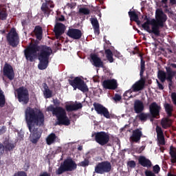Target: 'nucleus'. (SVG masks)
<instances>
[{
	"mask_svg": "<svg viewBox=\"0 0 176 176\" xmlns=\"http://www.w3.org/2000/svg\"><path fill=\"white\" fill-rule=\"evenodd\" d=\"M25 121L30 131V140L36 144L42 135V131L35 129V126H42L45 122V116L39 109L27 107L25 111Z\"/></svg>",
	"mask_w": 176,
	"mask_h": 176,
	"instance_id": "nucleus-1",
	"label": "nucleus"
},
{
	"mask_svg": "<svg viewBox=\"0 0 176 176\" xmlns=\"http://www.w3.org/2000/svg\"><path fill=\"white\" fill-rule=\"evenodd\" d=\"M52 53V49L46 46L32 45L28 47L25 50V56L27 60L32 61L36 58V54H38L39 69H46L49 64V56Z\"/></svg>",
	"mask_w": 176,
	"mask_h": 176,
	"instance_id": "nucleus-2",
	"label": "nucleus"
},
{
	"mask_svg": "<svg viewBox=\"0 0 176 176\" xmlns=\"http://www.w3.org/2000/svg\"><path fill=\"white\" fill-rule=\"evenodd\" d=\"M47 111L49 112H52V114L56 116L59 124L69 126L70 124L69 119L68 117H67L65 109H63L62 107L54 108L52 105H50L47 108Z\"/></svg>",
	"mask_w": 176,
	"mask_h": 176,
	"instance_id": "nucleus-3",
	"label": "nucleus"
},
{
	"mask_svg": "<svg viewBox=\"0 0 176 176\" xmlns=\"http://www.w3.org/2000/svg\"><path fill=\"white\" fill-rule=\"evenodd\" d=\"M76 163L74 162L72 159H67L61 164L60 166L56 170V174L60 175V174H63L65 171H74V170H76Z\"/></svg>",
	"mask_w": 176,
	"mask_h": 176,
	"instance_id": "nucleus-4",
	"label": "nucleus"
},
{
	"mask_svg": "<svg viewBox=\"0 0 176 176\" xmlns=\"http://www.w3.org/2000/svg\"><path fill=\"white\" fill-rule=\"evenodd\" d=\"M69 82L71 86L74 87V90H76V89H78V90L83 91V93L89 91V88L87 87V85H86V83H85V81H83V80H82L79 77H76L74 80H69Z\"/></svg>",
	"mask_w": 176,
	"mask_h": 176,
	"instance_id": "nucleus-5",
	"label": "nucleus"
},
{
	"mask_svg": "<svg viewBox=\"0 0 176 176\" xmlns=\"http://www.w3.org/2000/svg\"><path fill=\"white\" fill-rule=\"evenodd\" d=\"M167 21V15L164 14L163 10L157 9L155 12V25H157L158 31L164 27V22Z\"/></svg>",
	"mask_w": 176,
	"mask_h": 176,
	"instance_id": "nucleus-6",
	"label": "nucleus"
},
{
	"mask_svg": "<svg viewBox=\"0 0 176 176\" xmlns=\"http://www.w3.org/2000/svg\"><path fill=\"white\" fill-rule=\"evenodd\" d=\"M160 109H162V107L157 105V103H156V102H152L149 105V112L151 118H148V119H150L151 122H153V119H156L157 116H160Z\"/></svg>",
	"mask_w": 176,
	"mask_h": 176,
	"instance_id": "nucleus-7",
	"label": "nucleus"
},
{
	"mask_svg": "<svg viewBox=\"0 0 176 176\" xmlns=\"http://www.w3.org/2000/svg\"><path fill=\"white\" fill-rule=\"evenodd\" d=\"M16 93L18 94L19 102H22V104H27L28 102L30 100L28 98V90L25 87H20L16 89Z\"/></svg>",
	"mask_w": 176,
	"mask_h": 176,
	"instance_id": "nucleus-8",
	"label": "nucleus"
},
{
	"mask_svg": "<svg viewBox=\"0 0 176 176\" xmlns=\"http://www.w3.org/2000/svg\"><path fill=\"white\" fill-rule=\"evenodd\" d=\"M7 39L11 45V46L15 47L19 45V34H17V32H16V29L12 28L11 29L10 32H9Z\"/></svg>",
	"mask_w": 176,
	"mask_h": 176,
	"instance_id": "nucleus-9",
	"label": "nucleus"
},
{
	"mask_svg": "<svg viewBox=\"0 0 176 176\" xmlns=\"http://www.w3.org/2000/svg\"><path fill=\"white\" fill-rule=\"evenodd\" d=\"M95 140L100 145H105L109 142V135L105 132H98L95 134Z\"/></svg>",
	"mask_w": 176,
	"mask_h": 176,
	"instance_id": "nucleus-10",
	"label": "nucleus"
},
{
	"mask_svg": "<svg viewBox=\"0 0 176 176\" xmlns=\"http://www.w3.org/2000/svg\"><path fill=\"white\" fill-rule=\"evenodd\" d=\"M133 54H137L138 57H140V78L144 77V73L145 72V60H144V58L142 57V54L138 50V47H135L133 48Z\"/></svg>",
	"mask_w": 176,
	"mask_h": 176,
	"instance_id": "nucleus-11",
	"label": "nucleus"
},
{
	"mask_svg": "<svg viewBox=\"0 0 176 176\" xmlns=\"http://www.w3.org/2000/svg\"><path fill=\"white\" fill-rule=\"evenodd\" d=\"M144 20H146L145 22L148 25H151V32L155 35V36H160V30H158L157 25H156L155 19H149L148 16H145Z\"/></svg>",
	"mask_w": 176,
	"mask_h": 176,
	"instance_id": "nucleus-12",
	"label": "nucleus"
},
{
	"mask_svg": "<svg viewBox=\"0 0 176 176\" xmlns=\"http://www.w3.org/2000/svg\"><path fill=\"white\" fill-rule=\"evenodd\" d=\"M94 107L95 109V111H96L97 113L99 115H103L104 118H107V119H109L111 118V116L109 115V111H108V109L105 108L104 106H102L100 104L95 103L94 104Z\"/></svg>",
	"mask_w": 176,
	"mask_h": 176,
	"instance_id": "nucleus-13",
	"label": "nucleus"
},
{
	"mask_svg": "<svg viewBox=\"0 0 176 176\" xmlns=\"http://www.w3.org/2000/svg\"><path fill=\"white\" fill-rule=\"evenodd\" d=\"M102 86L104 89L115 90V89L118 88V81L115 79L106 80L102 82Z\"/></svg>",
	"mask_w": 176,
	"mask_h": 176,
	"instance_id": "nucleus-14",
	"label": "nucleus"
},
{
	"mask_svg": "<svg viewBox=\"0 0 176 176\" xmlns=\"http://www.w3.org/2000/svg\"><path fill=\"white\" fill-rule=\"evenodd\" d=\"M3 75L7 76L10 80L14 78V72H13V67L9 64H6L3 67Z\"/></svg>",
	"mask_w": 176,
	"mask_h": 176,
	"instance_id": "nucleus-15",
	"label": "nucleus"
},
{
	"mask_svg": "<svg viewBox=\"0 0 176 176\" xmlns=\"http://www.w3.org/2000/svg\"><path fill=\"white\" fill-rule=\"evenodd\" d=\"M155 130L157 133L158 144H160V145H166L164 134L163 133V130L162 129V127L157 126Z\"/></svg>",
	"mask_w": 176,
	"mask_h": 176,
	"instance_id": "nucleus-16",
	"label": "nucleus"
},
{
	"mask_svg": "<svg viewBox=\"0 0 176 176\" xmlns=\"http://www.w3.org/2000/svg\"><path fill=\"white\" fill-rule=\"evenodd\" d=\"M67 35L73 39H80L82 38V32L78 29H69Z\"/></svg>",
	"mask_w": 176,
	"mask_h": 176,
	"instance_id": "nucleus-17",
	"label": "nucleus"
},
{
	"mask_svg": "<svg viewBox=\"0 0 176 176\" xmlns=\"http://www.w3.org/2000/svg\"><path fill=\"white\" fill-rule=\"evenodd\" d=\"M145 86V78L140 77L138 82L133 85V91H140Z\"/></svg>",
	"mask_w": 176,
	"mask_h": 176,
	"instance_id": "nucleus-18",
	"label": "nucleus"
},
{
	"mask_svg": "<svg viewBox=\"0 0 176 176\" xmlns=\"http://www.w3.org/2000/svg\"><path fill=\"white\" fill-rule=\"evenodd\" d=\"M50 8H54V4H53L52 1H47L43 3L41 10L43 12V13L47 14V16H49L50 14Z\"/></svg>",
	"mask_w": 176,
	"mask_h": 176,
	"instance_id": "nucleus-19",
	"label": "nucleus"
},
{
	"mask_svg": "<svg viewBox=\"0 0 176 176\" xmlns=\"http://www.w3.org/2000/svg\"><path fill=\"white\" fill-rule=\"evenodd\" d=\"M138 162L142 167H146V168H151L152 167V162L144 156L139 157Z\"/></svg>",
	"mask_w": 176,
	"mask_h": 176,
	"instance_id": "nucleus-20",
	"label": "nucleus"
},
{
	"mask_svg": "<svg viewBox=\"0 0 176 176\" xmlns=\"http://www.w3.org/2000/svg\"><path fill=\"white\" fill-rule=\"evenodd\" d=\"M91 58L93 61V65L98 68H102L104 67V63L101 60V58L96 54H91Z\"/></svg>",
	"mask_w": 176,
	"mask_h": 176,
	"instance_id": "nucleus-21",
	"label": "nucleus"
},
{
	"mask_svg": "<svg viewBox=\"0 0 176 176\" xmlns=\"http://www.w3.org/2000/svg\"><path fill=\"white\" fill-rule=\"evenodd\" d=\"M65 31V25L63 23H56L54 28L55 35L57 38L64 34Z\"/></svg>",
	"mask_w": 176,
	"mask_h": 176,
	"instance_id": "nucleus-22",
	"label": "nucleus"
},
{
	"mask_svg": "<svg viewBox=\"0 0 176 176\" xmlns=\"http://www.w3.org/2000/svg\"><path fill=\"white\" fill-rule=\"evenodd\" d=\"M144 103L140 100H135L134 103V111L135 113H141L144 111Z\"/></svg>",
	"mask_w": 176,
	"mask_h": 176,
	"instance_id": "nucleus-23",
	"label": "nucleus"
},
{
	"mask_svg": "<svg viewBox=\"0 0 176 176\" xmlns=\"http://www.w3.org/2000/svg\"><path fill=\"white\" fill-rule=\"evenodd\" d=\"M142 137V131L140 129L133 131V142L139 143Z\"/></svg>",
	"mask_w": 176,
	"mask_h": 176,
	"instance_id": "nucleus-24",
	"label": "nucleus"
},
{
	"mask_svg": "<svg viewBox=\"0 0 176 176\" xmlns=\"http://www.w3.org/2000/svg\"><path fill=\"white\" fill-rule=\"evenodd\" d=\"M164 108L168 118L173 116V112H174V106L171 104L165 102L164 104Z\"/></svg>",
	"mask_w": 176,
	"mask_h": 176,
	"instance_id": "nucleus-25",
	"label": "nucleus"
},
{
	"mask_svg": "<svg viewBox=\"0 0 176 176\" xmlns=\"http://www.w3.org/2000/svg\"><path fill=\"white\" fill-rule=\"evenodd\" d=\"M171 120L168 118H164L161 120V125L163 129H168V127H171Z\"/></svg>",
	"mask_w": 176,
	"mask_h": 176,
	"instance_id": "nucleus-26",
	"label": "nucleus"
},
{
	"mask_svg": "<svg viewBox=\"0 0 176 176\" xmlns=\"http://www.w3.org/2000/svg\"><path fill=\"white\" fill-rule=\"evenodd\" d=\"M65 108H66V110L68 111H76V110L80 109V108H82V104L77 103V104H67L65 106Z\"/></svg>",
	"mask_w": 176,
	"mask_h": 176,
	"instance_id": "nucleus-27",
	"label": "nucleus"
},
{
	"mask_svg": "<svg viewBox=\"0 0 176 176\" xmlns=\"http://www.w3.org/2000/svg\"><path fill=\"white\" fill-rule=\"evenodd\" d=\"M169 155L171 157L170 158L171 163L173 164L176 163V148L175 147L170 146Z\"/></svg>",
	"mask_w": 176,
	"mask_h": 176,
	"instance_id": "nucleus-28",
	"label": "nucleus"
},
{
	"mask_svg": "<svg viewBox=\"0 0 176 176\" xmlns=\"http://www.w3.org/2000/svg\"><path fill=\"white\" fill-rule=\"evenodd\" d=\"M91 23L94 27L95 34L98 35V34H100V25H98V21L97 19L93 18L91 19Z\"/></svg>",
	"mask_w": 176,
	"mask_h": 176,
	"instance_id": "nucleus-29",
	"label": "nucleus"
},
{
	"mask_svg": "<svg viewBox=\"0 0 176 176\" xmlns=\"http://www.w3.org/2000/svg\"><path fill=\"white\" fill-rule=\"evenodd\" d=\"M166 80H170L175 76L176 72L173 71L171 67H166Z\"/></svg>",
	"mask_w": 176,
	"mask_h": 176,
	"instance_id": "nucleus-30",
	"label": "nucleus"
},
{
	"mask_svg": "<svg viewBox=\"0 0 176 176\" xmlns=\"http://www.w3.org/2000/svg\"><path fill=\"white\" fill-rule=\"evenodd\" d=\"M157 78L162 83H164L167 80V74L163 70H159L157 73Z\"/></svg>",
	"mask_w": 176,
	"mask_h": 176,
	"instance_id": "nucleus-31",
	"label": "nucleus"
},
{
	"mask_svg": "<svg viewBox=\"0 0 176 176\" xmlns=\"http://www.w3.org/2000/svg\"><path fill=\"white\" fill-rule=\"evenodd\" d=\"M140 114L137 116V118L141 120V122H146L148 118H151V113H139Z\"/></svg>",
	"mask_w": 176,
	"mask_h": 176,
	"instance_id": "nucleus-32",
	"label": "nucleus"
},
{
	"mask_svg": "<svg viewBox=\"0 0 176 176\" xmlns=\"http://www.w3.org/2000/svg\"><path fill=\"white\" fill-rule=\"evenodd\" d=\"M43 94H44V97H45V98H50V97H52V91H50V89H49V87H47V85L46 84H43Z\"/></svg>",
	"mask_w": 176,
	"mask_h": 176,
	"instance_id": "nucleus-33",
	"label": "nucleus"
},
{
	"mask_svg": "<svg viewBox=\"0 0 176 176\" xmlns=\"http://www.w3.org/2000/svg\"><path fill=\"white\" fill-rule=\"evenodd\" d=\"M47 145H52L56 141V134L51 133L46 139Z\"/></svg>",
	"mask_w": 176,
	"mask_h": 176,
	"instance_id": "nucleus-34",
	"label": "nucleus"
},
{
	"mask_svg": "<svg viewBox=\"0 0 176 176\" xmlns=\"http://www.w3.org/2000/svg\"><path fill=\"white\" fill-rule=\"evenodd\" d=\"M34 33L37 39L41 41V39H42V28L39 26L36 27L34 29Z\"/></svg>",
	"mask_w": 176,
	"mask_h": 176,
	"instance_id": "nucleus-35",
	"label": "nucleus"
},
{
	"mask_svg": "<svg viewBox=\"0 0 176 176\" xmlns=\"http://www.w3.org/2000/svg\"><path fill=\"white\" fill-rule=\"evenodd\" d=\"M102 166L103 167V171L104 173H109V171H111V163L108 162H102Z\"/></svg>",
	"mask_w": 176,
	"mask_h": 176,
	"instance_id": "nucleus-36",
	"label": "nucleus"
},
{
	"mask_svg": "<svg viewBox=\"0 0 176 176\" xmlns=\"http://www.w3.org/2000/svg\"><path fill=\"white\" fill-rule=\"evenodd\" d=\"M105 54L109 63H113V54H112V52L110 51V50H106Z\"/></svg>",
	"mask_w": 176,
	"mask_h": 176,
	"instance_id": "nucleus-37",
	"label": "nucleus"
},
{
	"mask_svg": "<svg viewBox=\"0 0 176 176\" xmlns=\"http://www.w3.org/2000/svg\"><path fill=\"white\" fill-rule=\"evenodd\" d=\"M95 173H97V174H104V168L102 167V164L99 163L96 167H95Z\"/></svg>",
	"mask_w": 176,
	"mask_h": 176,
	"instance_id": "nucleus-38",
	"label": "nucleus"
},
{
	"mask_svg": "<svg viewBox=\"0 0 176 176\" xmlns=\"http://www.w3.org/2000/svg\"><path fill=\"white\" fill-rule=\"evenodd\" d=\"M133 21H135L138 25H141V21H140L135 10H133Z\"/></svg>",
	"mask_w": 176,
	"mask_h": 176,
	"instance_id": "nucleus-39",
	"label": "nucleus"
},
{
	"mask_svg": "<svg viewBox=\"0 0 176 176\" xmlns=\"http://www.w3.org/2000/svg\"><path fill=\"white\" fill-rule=\"evenodd\" d=\"M133 97V90L129 89L124 94V100H130Z\"/></svg>",
	"mask_w": 176,
	"mask_h": 176,
	"instance_id": "nucleus-40",
	"label": "nucleus"
},
{
	"mask_svg": "<svg viewBox=\"0 0 176 176\" xmlns=\"http://www.w3.org/2000/svg\"><path fill=\"white\" fill-rule=\"evenodd\" d=\"M5 105V95L3 91L0 89V107L2 108Z\"/></svg>",
	"mask_w": 176,
	"mask_h": 176,
	"instance_id": "nucleus-41",
	"label": "nucleus"
},
{
	"mask_svg": "<svg viewBox=\"0 0 176 176\" xmlns=\"http://www.w3.org/2000/svg\"><path fill=\"white\" fill-rule=\"evenodd\" d=\"M6 17H8L6 10H4V8L2 10V8H0V19H1V20H6Z\"/></svg>",
	"mask_w": 176,
	"mask_h": 176,
	"instance_id": "nucleus-42",
	"label": "nucleus"
},
{
	"mask_svg": "<svg viewBox=\"0 0 176 176\" xmlns=\"http://www.w3.org/2000/svg\"><path fill=\"white\" fill-rule=\"evenodd\" d=\"M142 28H144V30H145V31H147V32H148L149 34H153V32H152V29H151V27L149 26V25L146 23V22H144L142 25Z\"/></svg>",
	"mask_w": 176,
	"mask_h": 176,
	"instance_id": "nucleus-43",
	"label": "nucleus"
},
{
	"mask_svg": "<svg viewBox=\"0 0 176 176\" xmlns=\"http://www.w3.org/2000/svg\"><path fill=\"white\" fill-rule=\"evenodd\" d=\"M78 166L80 167H86L87 166H89V160H85L81 162H80Z\"/></svg>",
	"mask_w": 176,
	"mask_h": 176,
	"instance_id": "nucleus-44",
	"label": "nucleus"
},
{
	"mask_svg": "<svg viewBox=\"0 0 176 176\" xmlns=\"http://www.w3.org/2000/svg\"><path fill=\"white\" fill-rule=\"evenodd\" d=\"M170 98H171L173 104L176 106V93L172 92L170 94Z\"/></svg>",
	"mask_w": 176,
	"mask_h": 176,
	"instance_id": "nucleus-45",
	"label": "nucleus"
},
{
	"mask_svg": "<svg viewBox=\"0 0 176 176\" xmlns=\"http://www.w3.org/2000/svg\"><path fill=\"white\" fill-rule=\"evenodd\" d=\"M153 170L155 174H159L160 173V166L159 165H155L153 167Z\"/></svg>",
	"mask_w": 176,
	"mask_h": 176,
	"instance_id": "nucleus-46",
	"label": "nucleus"
},
{
	"mask_svg": "<svg viewBox=\"0 0 176 176\" xmlns=\"http://www.w3.org/2000/svg\"><path fill=\"white\" fill-rule=\"evenodd\" d=\"M79 12L83 14H89L90 13V10L87 8H80Z\"/></svg>",
	"mask_w": 176,
	"mask_h": 176,
	"instance_id": "nucleus-47",
	"label": "nucleus"
},
{
	"mask_svg": "<svg viewBox=\"0 0 176 176\" xmlns=\"http://www.w3.org/2000/svg\"><path fill=\"white\" fill-rule=\"evenodd\" d=\"M144 174L146 176H156V175H155V173L153 172H152L151 170H146L144 172Z\"/></svg>",
	"mask_w": 176,
	"mask_h": 176,
	"instance_id": "nucleus-48",
	"label": "nucleus"
},
{
	"mask_svg": "<svg viewBox=\"0 0 176 176\" xmlns=\"http://www.w3.org/2000/svg\"><path fill=\"white\" fill-rule=\"evenodd\" d=\"M157 87L160 90H164V86L157 80Z\"/></svg>",
	"mask_w": 176,
	"mask_h": 176,
	"instance_id": "nucleus-49",
	"label": "nucleus"
},
{
	"mask_svg": "<svg viewBox=\"0 0 176 176\" xmlns=\"http://www.w3.org/2000/svg\"><path fill=\"white\" fill-rule=\"evenodd\" d=\"M113 100L116 101H120V100H122V96H120V95L116 94L113 98Z\"/></svg>",
	"mask_w": 176,
	"mask_h": 176,
	"instance_id": "nucleus-50",
	"label": "nucleus"
},
{
	"mask_svg": "<svg viewBox=\"0 0 176 176\" xmlns=\"http://www.w3.org/2000/svg\"><path fill=\"white\" fill-rule=\"evenodd\" d=\"M142 151H144V148L142 147L137 148L135 149L136 153H142Z\"/></svg>",
	"mask_w": 176,
	"mask_h": 176,
	"instance_id": "nucleus-51",
	"label": "nucleus"
},
{
	"mask_svg": "<svg viewBox=\"0 0 176 176\" xmlns=\"http://www.w3.org/2000/svg\"><path fill=\"white\" fill-rule=\"evenodd\" d=\"M168 82V88L170 90H171V86H173V84L174 83L173 82V79L170 80H166Z\"/></svg>",
	"mask_w": 176,
	"mask_h": 176,
	"instance_id": "nucleus-52",
	"label": "nucleus"
},
{
	"mask_svg": "<svg viewBox=\"0 0 176 176\" xmlns=\"http://www.w3.org/2000/svg\"><path fill=\"white\" fill-rule=\"evenodd\" d=\"M6 148L7 149H8V151H10V149H13V148H14V146H13V144H8L6 146Z\"/></svg>",
	"mask_w": 176,
	"mask_h": 176,
	"instance_id": "nucleus-53",
	"label": "nucleus"
},
{
	"mask_svg": "<svg viewBox=\"0 0 176 176\" xmlns=\"http://www.w3.org/2000/svg\"><path fill=\"white\" fill-rule=\"evenodd\" d=\"M114 55L116 56V57H118V58H120V57H122V55L120 54V53L118 51H116L114 52Z\"/></svg>",
	"mask_w": 176,
	"mask_h": 176,
	"instance_id": "nucleus-54",
	"label": "nucleus"
},
{
	"mask_svg": "<svg viewBox=\"0 0 176 176\" xmlns=\"http://www.w3.org/2000/svg\"><path fill=\"white\" fill-rule=\"evenodd\" d=\"M129 15L131 21H133V11L130 10V11L129 12Z\"/></svg>",
	"mask_w": 176,
	"mask_h": 176,
	"instance_id": "nucleus-55",
	"label": "nucleus"
},
{
	"mask_svg": "<svg viewBox=\"0 0 176 176\" xmlns=\"http://www.w3.org/2000/svg\"><path fill=\"white\" fill-rule=\"evenodd\" d=\"M3 152V146L0 143V154Z\"/></svg>",
	"mask_w": 176,
	"mask_h": 176,
	"instance_id": "nucleus-56",
	"label": "nucleus"
},
{
	"mask_svg": "<svg viewBox=\"0 0 176 176\" xmlns=\"http://www.w3.org/2000/svg\"><path fill=\"white\" fill-rule=\"evenodd\" d=\"M128 166L129 167H133V161H131V162H128Z\"/></svg>",
	"mask_w": 176,
	"mask_h": 176,
	"instance_id": "nucleus-57",
	"label": "nucleus"
},
{
	"mask_svg": "<svg viewBox=\"0 0 176 176\" xmlns=\"http://www.w3.org/2000/svg\"><path fill=\"white\" fill-rule=\"evenodd\" d=\"M54 105H59L60 103L56 100H54Z\"/></svg>",
	"mask_w": 176,
	"mask_h": 176,
	"instance_id": "nucleus-58",
	"label": "nucleus"
},
{
	"mask_svg": "<svg viewBox=\"0 0 176 176\" xmlns=\"http://www.w3.org/2000/svg\"><path fill=\"white\" fill-rule=\"evenodd\" d=\"M40 176H50V175H49L47 173H43Z\"/></svg>",
	"mask_w": 176,
	"mask_h": 176,
	"instance_id": "nucleus-59",
	"label": "nucleus"
},
{
	"mask_svg": "<svg viewBox=\"0 0 176 176\" xmlns=\"http://www.w3.org/2000/svg\"><path fill=\"white\" fill-rule=\"evenodd\" d=\"M170 5H175L176 4V1H170Z\"/></svg>",
	"mask_w": 176,
	"mask_h": 176,
	"instance_id": "nucleus-60",
	"label": "nucleus"
},
{
	"mask_svg": "<svg viewBox=\"0 0 176 176\" xmlns=\"http://www.w3.org/2000/svg\"><path fill=\"white\" fill-rule=\"evenodd\" d=\"M167 176H176V175H174V174H173L171 173H168Z\"/></svg>",
	"mask_w": 176,
	"mask_h": 176,
	"instance_id": "nucleus-61",
	"label": "nucleus"
},
{
	"mask_svg": "<svg viewBox=\"0 0 176 176\" xmlns=\"http://www.w3.org/2000/svg\"><path fill=\"white\" fill-rule=\"evenodd\" d=\"M133 167H135V162L133 161Z\"/></svg>",
	"mask_w": 176,
	"mask_h": 176,
	"instance_id": "nucleus-62",
	"label": "nucleus"
},
{
	"mask_svg": "<svg viewBox=\"0 0 176 176\" xmlns=\"http://www.w3.org/2000/svg\"><path fill=\"white\" fill-rule=\"evenodd\" d=\"M172 65H173V68H176V64H173Z\"/></svg>",
	"mask_w": 176,
	"mask_h": 176,
	"instance_id": "nucleus-63",
	"label": "nucleus"
},
{
	"mask_svg": "<svg viewBox=\"0 0 176 176\" xmlns=\"http://www.w3.org/2000/svg\"><path fill=\"white\" fill-rule=\"evenodd\" d=\"M162 3H166L167 1H162Z\"/></svg>",
	"mask_w": 176,
	"mask_h": 176,
	"instance_id": "nucleus-64",
	"label": "nucleus"
}]
</instances>
